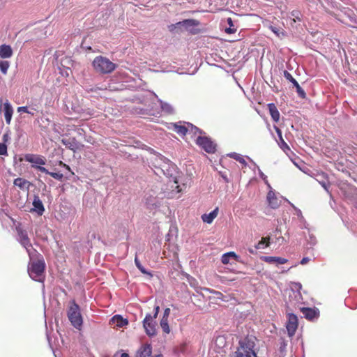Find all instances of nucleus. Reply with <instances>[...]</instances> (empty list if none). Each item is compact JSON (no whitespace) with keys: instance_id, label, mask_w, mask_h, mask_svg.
Listing matches in <instances>:
<instances>
[{"instance_id":"obj_1","label":"nucleus","mask_w":357,"mask_h":357,"mask_svg":"<svg viewBox=\"0 0 357 357\" xmlns=\"http://www.w3.org/2000/svg\"><path fill=\"white\" fill-rule=\"evenodd\" d=\"M92 66L95 71L100 74L112 73L117 67L116 63L102 56L95 57L92 62Z\"/></svg>"},{"instance_id":"obj_2","label":"nucleus","mask_w":357,"mask_h":357,"mask_svg":"<svg viewBox=\"0 0 357 357\" xmlns=\"http://www.w3.org/2000/svg\"><path fill=\"white\" fill-rule=\"evenodd\" d=\"M255 345V342L248 337L241 340L236 351V357H257L254 351Z\"/></svg>"},{"instance_id":"obj_3","label":"nucleus","mask_w":357,"mask_h":357,"mask_svg":"<svg viewBox=\"0 0 357 357\" xmlns=\"http://www.w3.org/2000/svg\"><path fill=\"white\" fill-rule=\"evenodd\" d=\"M159 311L160 307L158 305L155 306L153 315L151 316L150 314H147L143 320V327L146 334L149 337L155 336L157 334L155 319Z\"/></svg>"},{"instance_id":"obj_4","label":"nucleus","mask_w":357,"mask_h":357,"mask_svg":"<svg viewBox=\"0 0 357 357\" xmlns=\"http://www.w3.org/2000/svg\"><path fill=\"white\" fill-rule=\"evenodd\" d=\"M68 317L71 324L76 328H79L83 323L79 306L73 300L70 303L68 310Z\"/></svg>"},{"instance_id":"obj_5","label":"nucleus","mask_w":357,"mask_h":357,"mask_svg":"<svg viewBox=\"0 0 357 357\" xmlns=\"http://www.w3.org/2000/svg\"><path fill=\"white\" fill-rule=\"evenodd\" d=\"M45 268V263L43 259L31 261L28 267L29 276L34 280L40 282Z\"/></svg>"},{"instance_id":"obj_6","label":"nucleus","mask_w":357,"mask_h":357,"mask_svg":"<svg viewBox=\"0 0 357 357\" xmlns=\"http://www.w3.org/2000/svg\"><path fill=\"white\" fill-rule=\"evenodd\" d=\"M163 174L168 178H169V183H173L176 185H171L172 188H175L177 192H180L183 190L179 185H178V181L176 176V168L174 165L172 164H165L161 168Z\"/></svg>"},{"instance_id":"obj_7","label":"nucleus","mask_w":357,"mask_h":357,"mask_svg":"<svg viewBox=\"0 0 357 357\" xmlns=\"http://www.w3.org/2000/svg\"><path fill=\"white\" fill-rule=\"evenodd\" d=\"M196 144L208 153H213L216 150L215 144L206 136H198Z\"/></svg>"},{"instance_id":"obj_8","label":"nucleus","mask_w":357,"mask_h":357,"mask_svg":"<svg viewBox=\"0 0 357 357\" xmlns=\"http://www.w3.org/2000/svg\"><path fill=\"white\" fill-rule=\"evenodd\" d=\"M144 199L145 204L148 209H155L161 205L160 199L158 198L156 193L153 190H151L146 193Z\"/></svg>"},{"instance_id":"obj_9","label":"nucleus","mask_w":357,"mask_h":357,"mask_svg":"<svg viewBox=\"0 0 357 357\" xmlns=\"http://www.w3.org/2000/svg\"><path fill=\"white\" fill-rule=\"evenodd\" d=\"M24 160L26 162L31 163V167L37 169L35 165L41 166L45 165L46 164V159L45 157L40 155H35V154H26L24 155Z\"/></svg>"},{"instance_id":"obj_10","label":"nucleus","mask_w":357,"mask_h":357,"mask_svg":"<svg viewBox=\"0 0 357 357\" xmlns=\"http://www.w3.org/2000/svg\"><path fill=\"white\" fill-rule=\"evenodd\" d=\"M287 330L290 337H292L298 328V319L294 314H288V321L287 324Z\"/></svg>"},{"instance_id":"obj_11","label":"nucleus","mask_w":357,"mask_h":357,"mask_svg":"<svg viewBox=\"0 0 357 357\" xmlns=\"http://www.w3.org/2000/svg\"><path fill=\"white\" fill-rule=\"evenodd\" d=\"M284 76L288 81H289L290 82H291L293 84L294 86L296 87V92H297L298 96L301 97V98H305L306 97V93H305V91L301 87V86L299 85L298 82L293 77L291 74L290 73H289L288 71L284 70Z\"/></svg>"},{"instance_id":"obj_12","label":"nucleus","mask_w":357,"mask_h":357,"mask_svg":"<svg viewBox=\"0 0 357 357\" xmlns=\"http://www.w3.org/2000/svg\"><path fill=\"white\" fill-rule=\"evenodd\" d=\"M16 231L17 232L20 243L23 245V247L28 250L29 248L31 247V244L26 231L22 229L20 227H17Z\"/></svg>"},{"instance_id":"obj_13","label":"nucleus","mask_w":357,"mask_h":357,"mask_svg":"<svg viewBox=\"0 0 357 357\" xmlns=\"http://www.w3.org/2000/svg\"><path fill=\"white\" fill-rule=\"evenodd\" d=\"M226 345L225 338L223 336H218L215 340L214 350L219 353L221 357H224L226 355V351L224 347Z\"/></svg>"},{"instance_id":"obj_14","label":"nucleus","mask_w":357,"mask_h":357,"mask_svg":"<svg viewBox=\"0 0 357 357\" xmlns=\"http://www.w3.org/2000/svg\"><path fill=\"white\" fill-rule=\"evenodd\" d=\"M32 204L33 208H32L30 210V212H35L38 215H42L45 211V207L43 206L42 201L40 200V197L38 195L34 196Z\"/></svg>"},{"instance_id":"obj_15","label":"nucleus","mask_w":357,"mask_h":357,"mask_svg":"<svg viewBox=\"0 0 357 357\" xmlns=\"http://www.w3.org/2000/svg\"><path fill=\"white\" fill-rule=\"evenodd\" d=\"M152 353V347L149 344L142 345L137 351L135 357H148Z\"/></svg>"},{"instance_id":"obj_16","label":"nucleus","mask_w":357,"mask_h":357,"mask_svg":"<svg viewBox=\"0 0 357 357\" xmlns=\"http://www.w3.org/2000/svg\"><path fill=\"white\" fill-rule=\"evenodd\" d=\"M261 259L268 264H284L287 262V259L279 257L262 256Z\"/></svg>"},{"instance_id":"obj_17","label":"nucleus","mask_w":357,"mask_h":357,"mask_svg":"<svg viewBox=\"0 0 357 357\" xmlns=\"http://www.w3.org/2000/svg\"><path fill=\"white\" fill-rule=\"evenodd\" d=\"M267 201L268 202V205L272 208H278L280 206V202L277 198L275 194L273 191H269L267 194Z\"/></svg>"},{"instance_id":"obj_18","label":"nucleus","mask_w":357,"mask_h":357,"mask_svg":"<svg viewBox=\"0 0 357 357\" xmlns=\"http://www.w3.org/2000/svg\"><path fill=\"white\" fill-rule=\"evenodd\" d=\"M3 112L6 123L10 124L13 114V109L8 100L3 104Z\"/></svg>"},{"instance_id":"obj_19","label":"nucleus","mask_w":357,"mask_h":357,"mask_svg":"<svg viewBox=\"0 0 357 357\" xmlns=\"http://www.w3.org/2000/svg\"><path fill=\"white\" fill-rule=\"evenodd\" d=\"M13 50L8 45H0V57L2 59H8L13 56Z\"/></svg>"},{"instance_id":"obj_20","label":"nucleus","mask_w":357,"mask_h":357,"mask_svg":"<svg viewBox=\"0 0 357 357\" xmlns=\"http://www.w3.org/2000/svg\"><path fill=\"white\" fill-rule=\"evenodd\" d=\"M110 324L121 328L128 324V321L123 319L121 315H115L110 320Z\"/></svg>"},{"instance_id":"obj_21","label":"nucleus","mask_w":357,"mask_h":357,"mask_svg":"<svg viewBox=\"0 0 357 357\" xmlns=\"http://www.w3.org/2000/svg\"><path fill=\"white\" fill-rule=\"evenodd\" d=\"M218 207H216L213 211H212L208 214L204 213L202 215V220L204 222H206L208 224H211L213 222V220L218 216Z\"/></svg>"},{"instance_id":"obj_22","label":"nucleus","mask_w":357,"mask_h":357,"mask_svg":"<svg viewBox=\"0 0 357 357\" xmlns=\"http://www.w3.org/2000/svg\"><path fill=\"white\" fill-rule=\"evenodd\" d=\"M267 106L272 119L275 122H278L280 120V114L275 105L274 103H269Z\"/></svg>"},{"instance_id":"obj_23","label":"nucleus","mask_w":357,"mask_h":357,"mask_svg":"<svg viewBox=\"0 0 357 357\" xmlns=\"http://www.w3.org/2000/svg\"><path fill=\"white\" fill-rule=\"evenodd\" d=\"M35 166L37 168V170H38V171H40L41 172L45 173L47 174H49L52 177H53L54 178H55V179H56L58 181H62V179L63 178V175L61 173H59V172H49L48 169H47L44 167L36 166V165H35Z\"/></svg>"},{"instance_id":"obj_24","label":"nucleus","mask_w":357,"mask_h":357,"mask_svg":"<svg viewBox=\"0 0 357 357\" xmlns=\"http://www.w3.org/2000/svg\"><path fill=\"white\" fill-rule=\"evenodd\" d=\"M173 130L178 135L184 136L188 133V124L182 125L181 122L172 123Z\"/></svg>"},{"instance_id":"obj_25","label":"nucleus","mask_w":357,"mask_h":357,"mask_svg":"<svg viewBox=\"0 0 357 357\" xmlns=\"http://www.w3.org/2000/svg\"><path fill=\"white\" fill-rule=\"evenodd\" d=\"M13 184L21 190H29L31 183L22 178H17L14 180Z\"/></svg>"},{"instance_id":"obj_26","label":"nucleus","mask_w":357,"mask_h":357,"mask_svg":"<svg viewBox=\"0 0 357 357\" xmlns=\"http://www.w3.org/2000/svg\"><path fill=\"white\" fill-rule=\"evenodd\" d=\"M239 257L234 252H229L224 254L222 256L221 261L223 264H228L230 263L231 259H234V261H238Z\"/></svg>"},{"instance_id":"obj_27","label":"nucleus","mask_w":357,"mask_h":357,"mask_svg":"<svg viewBox=\"0 0 357 357\" xmlns=\"http://www.w3.org/2000/svg\"><path fill=\"white\" fill-rule=\"evenodd\" d=\"M303 314L308 320H312L319 316V312L314 309L310 307H304L302 309Z\"/></svg>"},{"instance_id":"obj_28","label":"nucleus","mask_w":357,"mask_h":357,"mask_svg":"<svg viewBox=\"0 0 357 357\" xmlns=\"http://www.w3.org/2000/svg\"><path fill=\"white\" fill-rule=\"evenodd\" d=\"M62 143L68 148L71 150H75L78 149V144L75 138L62 139Z\"/></svg>"},{"instance_id":"obj_29","label":"nucleus","mask_w":357,"mask_h":357,"mask_svg":"<svg viewBox=\"0 0 357 357\" xmlns=\"http://www.w3.org/2000/svg\"><path fill=\"white\" fill-rule=\"evenodd\" d=\"M321 177V179L317 178V181L321 184V185L324 188V190L327 192H329L328 188L330 185L327 175L325 173H322L319 175Z\"/></svg>"},{"instance_id":"obj_30","label":"nucleus","mask_w":357,"mask_h":357,"mask_svg":"<svg viewBox=\"0 0 357 357\" xmlns=\"http://www.w3.org/2000/svg\"><path fill=\"white\" fill-rule=\"evenodd\" d=\"M203 132H204L197 127L188 123V133L196 135L197 134H202Z\"/></svg>"},{"instance_id":"obj_31","label":"nucleus","mask_w":357,"mask_h":357,"mask_svg":"<svg viewBox=\"0 0 357 357\" xmlns=\"http://www.w3.org/2000/svg\"><path fill=\"white\" fill-rule=\"evenodd\" d=\"M162 331L167 334L170 333V328L168 324V319L162 318L160 322Z\"/></svg>"},{"instance_id":"obj_32","label":"nucleus","mask_w":357,"mask_h":357,"mask_svg":"<svg viewBox=\"0 0 357 357\" xmlns=\"http://www.w3.org/2000/svg\"><path fill=\"white\" fill-rule=\"evenodd\" d=\"M199 24V22L196 20L188 19V20H185L182 22H180L177 24H183V25H185L187 27H188V26H198Z\"/></svg>"},{"instance_id":"obj_33","label":"nucleus","mask_w":357,"mask_h":357,"mask_svg":"<svg viewBox=\"0 0 357 357\" xmlns=\"http://www.w3.org/2000/svg\"><path fill=\"white\" fill-rule=\"evenodd\" d=\"M10 67V63L8 61H0V70L3 75H6Z\"/></svg>"},{"instance_id":"obj_34","label":"nucleus","mask_w":357,"mask_h":357,"mask_svg":"<svg viewBox=\"0 0 357 357\" xmlns=\"http://www.w3.org/2000/svg\"><path fill=\"white\" fill-rule=\"evenodd\" d=\"M269 238L268 237H264L261 239V241H259L257 245L255 246L257 249H261L264 248V245L265 247H268L269 245Z\"/></svg>"},{"instance_id":"obj_35","label":"nucleus","mask_w":357,"mask_h":357,"mask_svg":"<svg viewBox=\"0 0 357 357\" xmlns=\"http://www.w3.org/2000/svg\"><path fill=\"white\" fill-rule=\"evenodd\" d=\"M269 29L278 37L284 36V31L283 29H278L273 26H270Z\"/></svg>"},{"instance_id":"obj_36","label":"nucleus","mask_w":357,"mask_h":357,"mask_svg":"<svg viewBox=\"0 0 357 357\" xmlns=\"http://www.w3.org/2000/svg\"><path fill=\"white\" fill-rule=\"evenodd\" d=\"M135 264L136 265V266L137 267V268L144 274H150L149 273H148L146 269L144 268V266L141 264L139 260L138 259V258L137 257V256L135 257Z\"/></svg>"},{"instance_id":"obj_37","label":"nucleus","mask_w":357,"mask_h":357,"mask_svg":"<svg viewBox=\"0 0 357 357\" xmlns=\"http://www.w3.org/2000/svg\"><path fill=\"white\" fill-rule=\"evenodd\" d=\"M227 21L228 24L229 25V27L226 29L225 31L227 33H234L236 31V29L234 28H232L234 24H233V21H232L231 18L229 17Z\"/></svg>"},{"instance_id":"obj_38","label":"nucleus","mask_w":357,"mask_h":357,"mask_svg":"<svg viewBox=\"0 0 357 357\" xmlns=\"http://www.w3.org/2000/svg\"><path fill=\"white\" fill-rule=\"evenodd\" d=\"M279 145L280 146V148L285 151V150H289V146L287 145V144L285 142V141L284 140L283 137H282V138H279Z\"/></svg>"},{"instance_id":"obj_39","label":"nucleus","mask_w":357,"mask_h":357,"mask_svg":"<svg viewBox=\"0 0 357 357\" xmlns=\"http://www.w3.org/2000/svg\"><path fill=\"white\" fill-rule=\"evenodd\" d=\"M0 155H7V146L3 143H0Z\"/></svg>"},{"instance_id":"obj_40","label":"nucleus","mask_w":357,"mask_h":357,"mask_svg":"<svg viewBox=\"0 0 357 357\" xmlns=\"http://www.w3.org/2000/svg\"><path fill=\"white\" fill-rule=\"evenodd\" d=\"M231 155L234 159L238 160L239 162H241L243 165H246V162H245V159L243 158H242L241 156H240L239 155H238L236 153H234Z\"/></svg>"},{"instance_id":"obj_41","label":"nucleus","mask_w":357,"mask_h":357,"mask_svg":"<svg viewBox=\"0 0 357 357\" xmlns=\"http://www.w3.org/2000/svg\"><path fill=\"white\" fill-rule=\"evenodd\" d=\"M17 111L19 112H25V113L29 112V109H28L27 107H26V106L19 107L17 108Z\"/></svg>"},{"instance_id":"obj_42","label":"nucleus","mask_w":357,"mask_h":357,"mask_svg":"<svg viewBox=\"0 0 357 357\" xmlns=\"http://www.w3.org/2000/svg\"><path fill=\"white\" fill-rule=\"evenodd\" d=\"M169 314H170V309L169 308H166L164 311V313H163V316L162 318H166V319H168L169 316Z\"/></svg>"},{"instance_id":"obj_43","label":"nucleus","mask_w":357,"mask_h":357,"mask_svg":"<svg viewBox=\"0 0 357 357\" xmlns=\"http://www.w3.org/2000/svg\"><path fill=\"white\" fill-rule=\"evenodd\" d=\"M274 129H275V132H277V134L278 135V137L279 138H282V135L281 130L278 127H277L275 126H274Z\"/></svg>"},{"instance_id":"obj_44","label":"nucleus","mask_w":357,"mask_h":357,"mask_svg":"<svg viewBox=\"0 0 357 357\" xmlns=\"http://www.w3.org/2000/svg\"><path fill=\"white\" fill-rule=\"evenodd\" d=\"M310 261L309 258L308 257H303L301 261V264L302 265H305L306 264L308 261Z\"/></svg>"},{"instance_id":"obj_45","label":"nucleus","mask_w":357,"mask_h":357,"mask_svg":"<svg viewBox=\"0 0 357 357\" xmlns=\"http://www.w3.org/2000/svg\"><path fill=\"white\" fill-rule=\"evenodd\" d=\"M298 12H297V11H293V12L291 13V15H292V16H294V17H296L298 20H300V19H299V17H298Z\"/></svg>"},{"instance_id":"obj_46","label":"nucleus","mask_w":357,"mask_h":357,"mask_svg":"<svg viewBox=\"0 0 357 357\" xmlns=\"http://www.w3.org/2000/svg\"><path fill=\"white\" fill-rule=\"evenodd\" d=\"M35 110H36V109H32L31 110H29V112H27V114H31V115H33H33H34V114H35V113H34V111H35Z\"/></svg>"},{"instance_id":"obj_47","label":"nucleus","mask_w":357,"mask_h":357,"mask_svg":"<svg viewBox=\"0 0 357 357\" xmlns=\"http://www.w3.org/2000/svg\"><path fill=\"white\" fill-rule=\"evenodd\" d=\"M167 111H168V112H172V110H173V109L172 108V107H171V106H169V105H167Z\"/></svg>"},{"instance_id":"obj_48","label":"nucleus","mask_w":357,"mask_h":357,"mask_svg":"<svg viewBox=\"0 0 357 357\" xmlns=\"http://www.w3.org/2000/svg\"><path fill=\"white\" fill-rule=\"evenodd\" d=\"M120 357H130L129 355L126 353L121 354Z\"/></svg>"},{"instance_id":"obj_49","label":"nucleus","mask_w":357,"mask_h":357,"mask_svg":"<svg viewBox=\"0 0 357 357\" xmlns=\"http://www.w3.org/2000/svg\"><path fill=\"white\" fill-rule=\"evenodd\" d=\"M63 167H66V169L68 171H70V167L68 165L63 164Z\"/></svg>"},{"instance_id":"obj_50","label":"nucleus","mask_w":357,"mask_h":357,"mask_svg":"<svg viewBox=\"0 0 357 357\" xmlns=\"http://www.w3.org/2000/svg\"><path fill=\"white\" fill-rule=\"evenodd\" d=\"M7 137H8V135H4L3 136V140H4L5 142L7 140Z\"/></svg>"},{"instance_id":"obj_51","label":"nucleus","mask_w":357,"mask_h":357,"mask_svg":"<svg viewBox=\"0 0 357 357\" xmlns=\"http://www.w3.org/2000/svg\"><path fill=\"white\" fill-rule=\"evenodd\" d=\"M249 252H250V253H254V250H253V249H252V248H250V249H249Z\"/></svg>"},{"instance_id":"obj_52","label":"nucleus","mask_w":357,"mask_h":357,"mask_svg":"<svg viewBox=\"0 0 357 357\" xmlns=\"http://www.w3.org/2000/svg\"><path fill=\"white\" fill-rule=\"evenodd\" d=\"M63 164H64V163H63L62 161H60V162H59V165H61V166H63Z\"/></svg>"}]
</instances>
